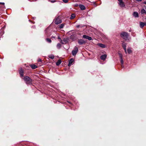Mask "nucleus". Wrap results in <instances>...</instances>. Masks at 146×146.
Wrapping results in <instances>:
<instances>
[{"label":"nucleus","instance_id":"nucleus-1","mask_svg":"<svg viewBox=\"0 0 146 146\" xmlns=\"http://www.w3.org/2000/svg\"><path fill=\"white\" fill-rule=\"evenodd\" d=\"M23 79L27 84L31 85L32 84V80L29 77L25 76L24 77Z\"/></svg>","mask_w":146,"mask_h":146},{"label":"nucleus","instance_id":"nucleus-2","mask_svg":"<svg viewBox=\"0 0 146 146\" xmlns=\"http://www.w3.org/2000/svg\"><path fill=\"white\" fill-rule=\"evenodd\" d=\"M121 36L126 41H129L128 38L129 35L128 33L125 32H123L121 34Z\"/></svg>","mask_w":146,"mask_h":146},{"label":"nucleus","instance_id":"nucleus-3","mask_svg":"<svg viewBox=\"0 0 146 146\" xmlns=\"http://www.w3.org/2000/svg\"><path fill=\"white\" fill-rule=\"evenodd\" d=\"M78 51V47H75L74 49L72 51V54L73 56L76 55Z\"/></svg>","mask_w":146,"mask_h":146},{"label":"nucleus","instance_id":"nucleus-4","mask_svg":"<svg viewBox=\"0 0 146 146\" xmlns=\"http://www.w3.org/2000/svg\"><path fill=\"white\" fill-rule=\"evenodd\" d=\"M119 2L118 4L121 7H124L125 5L123 1L122 0H118Z\"/></svg>","mask_w":146,"mask_h":146},{"label":"nucleus","instance_id":"nucleus-5","mask_svg":"<svg viewBox=\"0 0 146 146\" xmlns=\"http://www.w3.org/2000/svg\"><path fill=\"white\" fill-rule=\"evenodd\" d=\"M78 42L79 44L82 45L85 44L86 43V42L82 39H80L78 40Z\"/></svg>","mask_w":146,"mask_h":146},{"label":"nucleus","instance_id":"nucleus-6","mask_svg":"<svg viewBox=\"0 0 146 146\" xmlns=\"http://www.w3.org/2000/svg\"><path fill=\"white\" fill-rule=\"evenodd\" d=\"M62 22L61 20L58 18H57L55 21V23L56 25H58Z\"/></svg>","mask_w":146,"mask_h":146},{"label":"nucleus","instance_id":"nucleus-7","mask_svg":"<svg viewBox=\"0 0 146 146\" xmlns=\"http://www.w3.org/2000/svg\"><path fill=\"white\" fill-rule=\"evenodd\" d=\"M82 37L84 38L88 39L89 40H92V38L91 37L85 35H83L82 36Z\"/></svg>","mask_w":146,"mask_h":146},{"label":"nucleus","instance_id":"nucleus-8","mask_svg":"<svg viewBox=\"0 0 146 146\" xmlns=\"http://www.w3.org/2000/svg\"><path fill=\"white\" fill-rule=\"evenodd\" d=\"M122 46L125 52L126 53H127V50L126 49V44L124 42L122 43Z\"/></svg>","mask_w":146,"mask_h":146},{"label":"nucleus","instance_id":"nucleus-9","mask_svg":"<svg viewBox=\"0 0 146 146\" xmlns=\"http://www.w3.org/2000/svg\"><path fill=\"white\" fill-rule=\"evenodd\" d=\"M107 57V55L106 54H104L100 56V59L103 60H104Z\"/></svg>","mask_w":146,"mask_h":146},{"label":"nucleus","instance_id":"nucleus-10","mask_svg":"<svg viewBox=\"0 0 146 146\" xmlns=\"http://www.w3.org/2000/svg\"><path fill=\"white\" fill-rule=\"evenodd\" d=\"M19 73L20 74L21 77H23V76L24 72L22 68H21L19 70Z\"/></svg>","mask_w":146,"mask_h":146},{"label":"nucleus","instance_id":"nucleus-11","mask_svg":"<svg viewBox=\"0 0 146 146\" xmlns=\"http://www.w3.org/2000/svg\"><path fill=\"white\" fill-rule=\"evenodd\" d=\"M74 61V59L73 58H71L69 61L68 66H70L72 65Z\"/></svg>","mask_w":146,"mask_h":146},{"label":"nucleus","instance_id":"nucleus-12","mask_svg":"<svg viewBox=\"0 0 146 146\" xmlns=\"http://www.w3.org/2000/svg\"><path fill=\"white\" fill-rule=\"evenodd\" d=\"M141 15H146V11L144 9H141Z\"/></svg>","mask_w":146,"mask_h":146},{"label":"nucleus","instance_id":"nucleus-13","mask_svg":"<svg viewBox=\"0 0 146 146\" xmlns=\"http://www.w3.org/2000/svg\"><path fill=\"white\" fill-rule=\"evenodd\" d=\"M79 7L82 10H84L86 9L85 7L83 5H79Z\"/></svg>","mask_w":146,"mask_h":146},{"label":"nucleus","instance_id":"nucleus-14","mask_svg":"<svg viewBox=\"0 0 146 146\" xmlns=\"http://www.w3.org/2000/svg\"><path fill=\"white\" fill-rule=\"evenodd\" d=\"M97 45L98 46L102 48H104L106 47V45L105 44L101 43H98Z\"/></svg>","mask_w":146,"mask_h":146},{"label":"nucleus","instance_id":"nucleus-15","mask_svg":"<svg viewBox=\"0 0 146 146\" xmlns=\"http://www.w3.org/2000/svg\"><path fill=\"white\" fill-rule=\"evenodd\" d=\"M133 15L135 17H139V14L137 12H134L133 13Z\"/></svg>","mask_w":146,"mask_h":146},{"label":"nucleus","instance_id":"nucleus-16","mask_svg":"<svg viewBox=\"0 0 146 146\" xmlns=\"http://www.w3.org/2000/svg\"><path fill=\"white\" fill-rule=\"evenodd\" d=\"M145 25H146L145 23L142 22H140V27L141 28H143Z\"/></svg>","mask_w":146,"mask_h":146},{"label":"nucleus","instance_id":"nucleus-17","mask_svg":"<svg viewBox=\"0 0 146 146\" xmlns=\"http://www.w3.org/2000/svg\"><path fill=\"white\" fill-rule=\"evenodd\" d=\"M62 62L61 60H59L58 61L56 62V65L57 66H59V65Z\"/></svg>","mask_w":146,"mask_h":146},{"label":"nucleus","instance_id":"nucleus-18","mask_svg":"<svg viewBox=\"0 0 146 146\" xmlns=\"http://www.w3.org/2000/svg\"><path fill=\"white\" fill-rule=\"evenodd\" d=\"M30 66L31 68L33 69H35L37 67L36 66L34 65H31Z\"/></svg>","mask_w":146,"mask_h":146},{"label":"nucleus","instance_id":"nucleus-19","mask_svg":"<svg viewBox=\"0 0 146 146\" xmlns=\"http://www.w3.org/2000/svg\"><path fill=\"white\" fill-rule=\"evenodd\" d=\"M75 17V15L74 14H72L70 18V19H72Z\"/></svg>","mask_w":146,"mask_h":146},{"label":"nucleus","instance_id":"nucleus-20","mask_svg":"<svg viewBox=\"0 0 146 146\" xmlns=\"http://www.w3.org/2000/svg\"><path fill=\"white\" fill-rule=\"evenodd\" d=\"M48 57L51 59H53L54 58V56L53 54H50L48 56Z\"/></svg>","mask_w":146,"mask_h":146},{"label":"nucleus","instance_id":"nucleus-21","mask_svg":"<svg viewBox=\"0 0 146 146\" xmlns=\"http://www.w3.org/2000/svg\"><path fill=\"white\" fill-rule=\"evenodd\" d=\"M63 42L64 43V44H65L68 42V41L67 39L64 38L63 40Z\"/></svg>","mask_w":146,"mask_h":146},{"label":"nucleus","instance_id":"nucleus-22","mask_svg":"<svg viewBox=\"0 0 146 146\" xmlns=\"http://www.w3.org/2000/svg\"><path fill=\"white\" fill-rule=\"evenodd\" d=\"M61 46L60 44L59 43L57 44V47L58 49H60L61 48Z\"/></svg>","mask_w":146,"mask_h":146},{"label":"nucleus","instance_id":"nucleus-23","mask_svg":"<svg viewBox=\"0 0 146 146\" xmlns=\"http://www.w3.org/2000/svg\"><path fill=\"white\" fill-rule=\"evenodd\" d=\"M46 41L50 43L51 42V40L49 38H47L46 39Z\"/></svg>","mask_w":146,"mask_h":146},{"label":"nucleus","instance_id":"nucleus-24","mask_svg":"<svg viewBox=\"0 0 146 146\" xmlns=\"http://www.w3.org/2000/svg\"><path fill=\"white\" fill-rule=\"evenodd\" d=\"M127 51L129 54H130L131 52V49L130 48H128L127 50Z\"/></svg>","mask_w":146,"mask_h":146},{"label":"nucleus","instance_id":"nucleus-25","mask_svg":"<svg viewBox=\"0 0 146 146\" xmlns=\"http://www.w3.org/2000/svg\"><path fill=\"white\" fill-rule=\"evenodd\" d=\"M64 26V24H61L59 27L60 29H62L63 28Z\"/></svg>","mask_w":146,"mask_h":146},{"label":"nucleus","instance_id":"nucleus-26","mask_svg":"<svg viewBox=\"0 0 146 146\" xmlns=\"http://www.w3.org/2000/svg\"><path fill=\"white\" fill-rule=\"evenodd\" d=\"M119 57L120 58V59H123L122 58L123 55H122V54L121 53H119Z\"/></svg>","mask_w":146,"mask_h":146},{"label":"nucleus","instance_id":"nucleus-27","mask_svg":"<svg viewBox=\"0 0 146 146\" xmlns=\"http://www.w3.org/2000/svg\"><path fill=\"white\" fill-rule=\"evenodd\" d=\"M120 60L121 64H122L123 65V64L124 62L123 59H120Z\"/></svg>","mask_w":146,"mask_h":146},{"label":"nucleus","instance_id":"nucleus-28","mask_svg":"<svg viewBox=\"0 0 146 146\" xmlns=\"http://www.w3.org/2000/svg\"><path fill=\"white\" fill-rule=\"evenodd\" d=\"M62 1L64 3H67L68 2V0H62Z\"/></svg>","mask_w":146,"mask_h":146},{"label":"nucleus","instance_id":"nucleus-29","mask_svg":"<svg viewBox=\"0 0 146 146\" xmlns=\"http://www.w3.org/2000/svg\"><path fill=\"white\" fill-rule=\"evenodd\" d=\"M0 4H2L4 5L3 7V8H4V7H5V6H4L5 3H4L0 2Z\"/></svg>","mask_w":146,"mask_h":146},{"label":"nucleus","instance_id":"nucleus-30","mask_svg":"<svg viewBox=\"0 0 146 146\" xmlns=\"http://www.w3.org/2000/svg\"><path fill=\"white\" fill-rule=\"evenodd\" d=\"M51 3H53L56 2L55 0H51L50 1Z\"/></svg>","mask_w":146,"mask_h":146},{"label":"nucleus","instance_id":"nucleus-31","mask_svg":"<svg viewBox=\"0 0 146 146\" xmlns=\"http://www.w3.org/2000/svg\"><path fill=\"white\" fill-rule=\"evenodd\" d=\"M60 42L62 44H64V43L63 42L61 39H60Z\"/></svg>","mask_w":146,"mask_h":146},{"label":"nucleus","instance_id":"nucleus-32","mask_svg":"<svg viewBox=\"0 0 146 146\" xmlns=\"http://www.w3.org/2000/svg\"><path fill=\"white\" fill-rule=\"evenodd\" d=\"M42 60L40 59H39L38 60V62H41V61Z\"/></svg>","mask_w":146,"mask_h":146},{"label":"nucleus","instance_id":"nucleus-33","mask_svg":"<svg viewBox=\"0 0 146 146\" xmlns=\"http://www.w3.org/2000/svg\"><path fill=\"white\" fill-rule=\"evenodd\" d=\"M48 31V29H47L45 30V33H47V31Z\"/></svg>","mask_w":146,"mask_h":146},{"label":"nucleus","instance_id":"nucleus-34","mask_svg":"<svg viewBox=\"0 0 146 146\" xmlns=\"http://www.w3.org/2000/svg\"><path fill=\"white\" fill-rule=\"evenodd\" d=\"M136 1H138V2H140L142 1V0H135Z\"/></svg>","mask_w":146,"mask_h":146},{"label":"nucleus","instance_id":"nucleus-35","mask_svg":"<svg viewBox=\"0 0 146 146\" xmlns=\"http://www.w3.org/2000/svg\"><path fill=\"white\" fill-rule=\"evenodd\" d=\"M121 66L122 68H123L124 67V66H123V65L122 64H121Z\"/></svg>","mask_w":146,"mask_h":146},{"label":"nucleus","instance_id":"nucleus-36","mask_svg":"<svg viewBox=\"0 0 146 146\" xmlns=\"http://www.w3.org/2000/svg\"><path fill=\"white\" fill-rule=\"evenodd\" d=\"M143 3L146 4V1H145L143 2Z\"/></svg>","mask_w":146,"mask_h":146},{"label":"nucleus","instance_id":"nucleus-37","mask_svg":"<svg viewBox=\"0 0 146 146\" xmlns=\"http://www.w3.org/2000/svg\"><path fill=\"white\" fill-rule=\"evenodd\" d=\"M58 39H60V40L61 39L60 38V37H58Z\"/></svg>","mask_w":146,"mask_h":146},{"label":"nucleus","instance_id":"nucleus-38","mask_svg":"<svg viewBox=\"0 0 146 146\" xmlns=\"http://www.w3.org/2000/svg\"><path fill=\"white\" fill-rule=\"evenodd\" d=\"M145 9H146V6L145 7Z\"/></svg>","mask_w":146,"mask_h":146}]
</instances>
